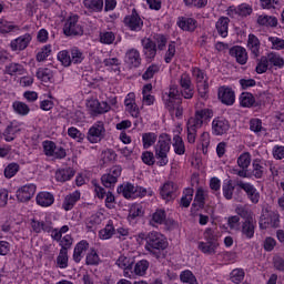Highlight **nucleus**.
<instances>
[{"instance_id":"18","label":"nucleus","mask_w":284,"mask_h":284,"mask_svg":"<svg viewBox=\"0 0 284 284\" xmlns=\"http://www.w3.org/2000/svg\"><path fill=\"white\" fill-rule=\"evenodd\" d=\"M143 52L146 59H154L156 57V42L150 38L142 39Z\"/></svg>"},{"instance_id":"24","label":"nucleus","mask_w":284,"mask_h":284,"mask_svg":"<svg viewBox=\"0 0 284 284\" xmlns=\"http://www.w3.org/2000/svg\"><path fill=\"white\" fill-rule=\"evenodd\" d=\"M281 216L276 212L268 213L267 221L263 223V221L260 222L261 230H267V225H271V227H278L281 223Z\"/></svg>"},{"instance_id":"50","label":"nucleus","mask_w":284,"mask_h":284,"mask_svg":"<svg viewBox=\"0 0 284 284\" xmlns=\"http://www.w3.org/2000/svg\"><path fill=\"white\" fill-rule=\"evenodd\" d=\"M19 170H20L19 163L12 162L8 164L4 169L6 179H12V176L17 175V172H19Z\"/></svg>"},{"instance_id":"60","label":"nucleus","mask_w":284,"mask_h":284,"mask_svg":"<svg viewBox=\"0 0 284 284\" xmlns=\"http://www.w3.org/2000/svg\"><path fill=\"white\" fill-rule=\"evenodd\" d=\"M252 12H253L252 6L247 3H242L237 7L239 17H250Z\"/></svg>"},{"instance_id":"11","label":"nucleus","mask_w":284,"mask_h":284,"mask_svg":"<svg viewBox=\"0 0 284 284\" xmlns=\"http://www.w3.org/2000/svg\"><path fill=\"white\" fill-rule=\"evenodd\" d=\"M30 41H32V36L30 33L20 36L19 38L11 41V50H13V52H17V50H26V48L30 45Z\"/></svg>"},{"instance_id":"41","label":"nucleus","mask_w":284,"mask_h":284,"mask_svg":"<svg viewBox=\"0 0 284 284\" xmlns=\"http://www.w3.org/2000/svg\"><path fill=\"white\" fill-rule=\"evenodd\" d=\"M266 59L274 68H283L284 59L278 53L271 52L266 55Z\"/></svg>"},{"instance_id":"22","label":"nucleus","mask_w":284,"mask_h":284,"mask_svg":"<svg viewBox=\"0 0 284 284\" xmlns=\"http://www.w3.org/2000/svg\"><path fill=\"white\" fill-rule=\"evenodd\" d=\"M88 247H90V244L88 241H80L73 251V261L74 263H81V258H83V252H88Z\"/></svg>"},{"instance_id":"10","label":"nucleus","mask_w":284,"mask_h":284,"mask_svg":"<svg viewBox=\"0 0 284 284\" xmlns=\"http://www.w3.org/2000/svg\"><path fill=\"white\" fill-rule=\"evenodd\" d=\"M94 184V192L98 196V199H105V205L109 210H112L114 209V203L116 201V199L114 197V194H112V192H105V189H103L102 186H100L99 184L97 183H93ZM106 196V197H105Z\"/></svg>"},{"instance_id":"34","label":"nucleus","mask_w":284,"mask_h":284,"mask_svg":"<svg viewBox=\"0 0 284 284\" xmlns=\"http://www.w3.org/2000/svg\"><path fill=\"white\" fill-rule=\"evenodd\" d=\"M114 232H116V230L114 229L112 221H109V223L105 225V227L100 230L99 236L103 241H108V239H112V236H114Z\"/></svg>"},{"instance_id":"33","label":"nucleus","mask_w":284,"mask_h":284,"mask_svg":"<svg viewBox=\"0 0 284 284\" xmlns=\"http://www.w3.org/2000/svg\"><path fill=\"white\" fill-rule=\"evenodd\" d=\"M254 103H256V99L250 92H243L240 95V104L242 108H253Z\"/></svg>"},{"instance_id":"54","label":"nucleus","mask_w":284,"mask_h":284,"mask_svg":"<svg viewBox=\"0 0 284 284\" xmlns=\"http://www.w3.org/2000/svg\"><path fill=\"white\" fill-rule=\"evenodd\" d=\"M54 151H57V144L53 141L43 142V152L45 156H54Z\"/></svg>"},{"instance_id":"51","label":"nucleus","mask_w":284,"mask_h":284,"mask_svg":"<svg viewBox=\"0 0 284 284\" xmlns=\"http://www.w3.org/2000/svg\"><path fill=\"white\" fill-rule=\"evenodd\" d=\"M161 70V68L156 64H151L146 71L142 74V79L144 81H150V79H153L154 75Z\"/></svg>"},{"instance_id":"44","label":"nucleus","mask_w":284,"mask_h":284,"mask_svg":"<svg viewBox=\"0 0 284 284\" xmlns=\"http://www.w3.org/2000/svg\"><path fill=\"white\" fill-rule=\"evenodd\" d=\"M149 267L150 262H148V260H141L134 266V274H136V276H144Z\"/></svg>"},{"instance_id":"62","label":"nucleus","mask_w":284,"mask_h":284,"mask_svg":"<svg viewBox=\"0 0 284 284\" xmlns=\"http://www.w3.org/2000/svg\"><path fill=\"white\" fill-rule=\"evenodd\" d=\"M152 221L159 225H163V223H165V212L163 210H158L153 213Z\"/></svg>"},{"instance_id":"45","label":"nucleus","mask_w":284,"mask_h":284,"mask_svg":"<svg viewBox=\"0 0 284 284\" xmlns=\"http://www.w3.org/2000/svg\"><path fill=\"white\" fill-rule=\"evenodd\" d=\"M267 68H270V62L267 61V57L262 55L261 59H257V65L255 68V72L257 74H265V72H267Z\"/></svg>"},{"instance_id":"32","label":"nucleus","mask_w":284,"mask_h":284,"mask_svg":"<svg viewBox=\"0 0 284 284\" xmlns=\"http://www.w3.org/2000/svg\"><path fill=\"white\" fill-rule=\"evenodd\" d=\"M36 77L40 81H43V83H50V81H52V79L54 78V74L52 73V70L48 68H39Z\"/></svg>"},{"instance_id":"28","label":"nucleus","mask_w":284,"mask_h":284,"mask_svg":"<svg viewBox=\"0 0 284 284\" xmlns=\"http://www.w3.org/2000/svg\"><path fill=\"white\" fill-rule=\"evenodd\" d=\"M179 28L185 30L186 32H194L196 30V21L194 18H181L178 21Z\"/></svg>"},{"instance_id":"20","label":"nucleus","mask_w":284,"mask_h":284,"mask_svg":"<svg viewBox=\"0 0 284 284\" xmlns=\"http://www.w3.org/2000/svg\"><path fill=\"white\" fill-rule=\"evenodd\" d=\"M247 48L251 50L254 59H258L261 57V41L254 34H248Z\"/></svg>"},{"instance_id":"52","label":"nucleus","mask_w":284,"mask_h":284,"mask_svg":"<svg viewBox=\"0 0 284 284\" xmlns=\"http://www.w3.org/2000/svg\"><path fill=\"white\" fill-rule=\"evenodd\" d=\"M245 278V272L243 268H235L231 272V281L235 284H241V282Z\"/></svg>"},{"instance_id":"16","label":"nucleus","mask_w":284,"mask_h":284,"mask_svg":"<svg viewBox=\"0 0 284 284\" xmlns=\"http://www.w3.org/2000/svg\"><path fill=\"white\" fill-rule=\"evenodd\" d=\"M229 53L231 57H234V59H236L240 65H245V63H247V50H245V48L241 45H235L230 49Z\"/></svg>"},{"instance_id":"12","label":"nucleus","mask_w":284,"mask_h":284,"mask_svg":"<svg viewBox=\"0 0 284 284\" xmlns=\"http://www.w3.org/2000/svg\"><path fill=\"white\" fill-rule=\"evenodd\" d=\"M214 116V112L212 109H202L195 111V115L190 118L189 121H194L195 125L203 128V121H207V119H212Z\"/></svg>"},{"instance_id":"57","label":"nucleus","mask_w":284,"mask_h":284,"mask_svg":"<svg viewBox=\"0 0 284 284\" xmlns=\"http://www.w3.org/2000/svg\"><path fill=\"white\" fill-rule=\"evenodd\" d=\"M186 8H205L207 0H183Z\"/></svg>"},{"instance_id":"19","label":"nucleus","mask_w":284,"mask_h":284,"mask_svg":"<svg viewBox=\"0 0 284 284\" xmlns=\"http://www.w3.org/2000/svg\"><path fill=\"white\" fill-rule=\"evenodd\" d=\"M256 23L262 28H276L278 19L274 16L261 14L257 17Z\"/></svg>"},{"instance_id":"31","label":"nucleus","mask_w":284,"mask_h":284,"mask_svg":"<svg viewBox=\"0 0 284 284\" xmlns=\"http://www.w3.org/2000/svg\"><path fill=\"white\" fill-rule=\"evenodd\" d=\"M216 247H219V242H200L199 250L203 252V254H216Z\"/></svg>"},{"instance_id":"35","label":"nucleus","mask_w":284,"mask_h":284,"mask_svg":"<svg viewBox=\"0 0 284 284\" xmlns=\"http://www.w3.org/2000/svg\"><path fill=\"white\" fill-rule=\"evenodd\" d=\"M83 6L93 12H101L103 10V0H83Z\"/></svg>"},{"instance_id":"61","label":"nucleus","mask_w":284,"mask_h":284,"mask_svg":"<svg viewBox=\"0 0 284 284\" xmlns=\"http://www.w3.org/2000/svg\"><path fill=\"white\" fill-rule=\"evenodd\" d=\"M102 161L103 163H112L116 161V153L112 150H106L102 152Z\"/></svg>"},{"instance_id":"5","label":"nucleus","mask_w":284,"mask_h":284,"mask_svg":"<svg viewBox=\"0 0 284 284\" xmlns=\"http://www.w3.org/2000/svg\"><path fill=\"white\" fill-rule=\"evenodd\" d=\"M179 191V185L174 182H166L160 190V195L166 203L174 201L176 199V192Z\"/></svg>"},{"instance_id":"6","label":"nucleus","mask_w":284,"mask_h":284,"mask_svg":"<svg viewBox=\"0 0 284 284\" xmlns=\"http://www.w3.org/2000/svg\"><path fill=\"white\" fill-rule=\"evenodd\" d=\"M37 194L36 184H26L18 189L16 196L20 203H28Z\"/></svg>"},{"instance_id":"23","label":"nucleus","mask_w":284,"mask_h":284,"mask_svg":"<svg viewBox=\"0 0 284 284\" xmlns=\"http://www.w3.org/2000/svg\"><path fill=\"white\" fill-rule=\"evenodd\" d=\"M36 201L38 205H41V207H50V205L54 203V195L50 192H40L37 195Z\"/></svg>"},{"instance_id":"64","label":"nucleus","mask_w":284,"mask_h":284,"mask_svg":"<svg viewBox=\"0 0 284 284\" xmlns=\"http://www.w3.org/2000/svg\"><path fill=\"white\" fill-rule=\"evenodd\" d=\"M141 159L143 163H145V165H153L155 163L154 153H152L151 151L143 152Z\"/></svg>"},{"instance_id":"2","label":"nucleus","mask_w":284,"mask_h":284,"mask_svg":"<svg viewBox=\"0 0 284 284\" xmlns=\"http://www.w3.org/2000/svg\"><path fill=\"white\" fill-rule=\"evenodd\" d=\"M171 143L172 139H170V135L164 133L159 136V141L155 145V159H158V165L161 168L169 163L168 154L170 152Z\"/></svg>"},{"instance_id":"8","label":"nucleus","mask_w":284,"mask_h":284,"mask_svg":"<svg viewBox=\"0 0 284 284\" xmlns=\"http://www.w3.org/2000/svg\"><path fill=\"white\" fill-rule=\"evenodd\" d=\"M104 136L105 126H103V123L100 122L89 129L87 139L90 141V143H99V141H101Z\"/></svg>"},{"instance_id":"47","label":"nucleus","mask_w":284,"mask_h":284,"mask_svg":"<svg viewBox=\"0 0 284 284\" xmlns=\"http://www.w3.org/2000/svg\"><path fill=\"white\" fill-rule=\"evenodd\" d=\"M222 192L226 201H232V197L234 196V185H232V180H229L223 184Z\"/></svg>"},{"instance_id":"21","label":"nucleus","mask_w":284,"mask_h":284,"mask_svg":"<svg viewBox=\"0 0 284 284\" xmlns=\"http://www.w3.org/2000/svg\"><path fill=\"white\" fill-rule=\"evenodd\" d=\"M81 199V192L74 191L73 193L67 195L64 197L62 207L65 210V212H70L74 205H77V202Z\"/></svg>"},{"instance_id":"13","label":"nucleus","mask_w":284,"mask_h":284,"mask_svg":"<svg viewBox=\"0 0 284 284\" xmlns=\"http://www.w3.org/2000/svg\"><path fill=\"white\" fill-rule=\"evenodd\" d=\"M124 63L130 68H139L141 65V53L136 49H130L124 55Z\"/></svg>"},{"instance_id":"63","label":"nucleus","mask_w":284,"mask_h":284,"mask_svg":"<svg viewBox=\"0 0 284 284\" xmlns=\"http://www.w3.org/2000/svg\"><path fill=\"white\" fill-rule=\"evenodd\" d=\"M268 41L272 43L274 50H284V40L276 37H270Z\"/></svg>"},{"instance_id":"58","label":"nucleus","mask_w":284,"mask_h":284,"mask_svg":"<svg viewBox=\"0 0 284 284\" xmlns=\"http://www.w3.org/2000/svg\"><path fill=\"white\" fill-rule=\"evenodd\" d=\"M14 134H17V130H14V125H12V123L8 125L2 133V135L4 136V141H7L8 143L14 141Z\"/></svg>"},{"instance_id":"59","label":"nucleus","mask_w":284,"mask_h":284,"mask_svg":"<svg viewBox=\"0 0 284 284\" xmlns=\"http://www.w3.org/2000/svg\"><path fill=\"white\" fill-rule=\"evenodd\" d=\"M57 263L62 270L68 267V252L65 250H60V254L57 257Z\"/></svg>"},{"instance_id":"46","label":"nucleus","mask_w":284,"mask_h":284,"mask_svg":"<svg viewBox=\"0 0 284 284\" xmlns=\"http://www.w3.org/2000/svg\"><path fill=\"white\" fill-rule=\"evenodd\" d=\"M58 60L62 63L64 68H70L72 65V59L70 51L62 50L58 53Z\"/></svg>"},{"instance_id":"29","label":"nucleus","mask_w":284,"mask_h":284,"mask_svg":"<svg viewBox=\"0 0 284 284\" xmlns=\"http://www.w3.org/2000/svg\"><path fill=\"white\" fill-rule=\"evenodd\" d=\"M215 28H216L220 37H223V39H225V37H227V30L230 28V18L221 17L217 20Z\"/></svg>"},{"instance_id":"39","label":"nucleus","mask_w":284,"mask_h":284,"mask_svg":"<svg viewBox=\"0 0 284 284\" xmlns=\"http://www.w3.org/2000/svg\"><path fill=\"white\" fill-rule=\"evenodd\" d=\"M252 172L251 175L255 179H263V174H265V168L261 165V160H254L252 163Z\"/></svg>"},{"instance_id":"56","label":"nucleus","mask_w":284,"mask_h":284,"mask_svg":"<svg viewBox=\"0 0 284 284\" xmlns=\"http://www.w3.org/2000/svg\"><path fill=\"white\" fill-rule=\"evenodd\" d=\"M99 254L94 248L91 250L90 253L87 254L85 264L87 265H99Z\"/></svg>"},{"instance_id":"49","label":"nucleus","mask_w":284,"mask_h":284,"mask_svg":"<svg viewBox=\"0 0 284 284\" xmlns=\"http://www.w3.org/2000/svg\"><path fill=\"white\" fill-rule=\"evenodd\" d=\"M142 143H143L144 150H148V148H152V145L156 143V135L154 133L142 134Z\"/></svg>"},{"instance_id":"9","label":"nucleus","mask_w":284,"mask_h":284,"mask_svg":"<svg viewBox=\"0 0 284 284\" xmlns=\"http://www.w3.org/2000/svg\"><path fill=\"white\" fill-rule=\"evenodd\" d=\"M217 97L224 105H234V102L236 101L234 90L229 87H221L217 91Z\"/></svg>"},{"instance_id":"14","label":"nucleus","mask_w":284,"mask_h":284,"mask_svg":"<svg viewBox=\"0 0 284 284\" xmlns=\"http://www.w3.org/2000/svg\"><path fill=\"white\" fill-rule=\"evenodd\" d=\"M256 230V221L252 217H247L241 225L242 236L244 239H254V232Z\"/></svg>"},{"instance_id":"15","label":"nucleus","mask_w":284,"mask_h":284,"mask_svg":"<svg viewBox=\"0 0 284 284\" xmlns=\"http://www.w3.org/2000/svg\"><path fill=\"white\" fill-rule=\"evenodd\" d=\"M212 128L216 136H221L230 130V122L224 118H216L212 122Z\"/></svg>"},{"instance_id":"7","label":"nucleus","mask_w":284,"mask_h":284,"mask_svg":"<svg viewBox=\"0 0 284 284\" xmlns=\"http://www.w3.org/2000/svg\"><path fill=\"white\" fill-rule=\"evenodd\" d=\"M236 186L246 193V196L251 201V203L256 204L261 200V193H258L256 187H254V185H252L251 183L240 181L236 183Z\"/></svg>"},{"instance_id":"40","label":"nucleus","mask_w":284,"mask_h":284,"mask_svg":"<svg viewBox=\"0 0 284 284\" xmlns=\"http://www.w3.org/2000/svg\"><path fill=\"white\" fill-rule=\"evenodd\" d=\"M192 206L199 207L200 210L205 207V193L203 189H197Z\"/></svg>"},{"instance_id":"3","label":"nucleus","mask_w":284,"mask_h":284,"mask_svg":"<svg viewBox=\"0 0 284 284\" xmlns=\"http://www.w3.org/2000/svg\"><path fill=\"white\" fill-rule=\"evenodd\" d=\"M63 32L65 37H82L83 27L79 23V16L74 14L67 19Z\"/></svg>"},{"instance_id":"1","label":"nucleus","mask_w":284,"mask_h":284,"mask_svg":"<svg viewBox=\"0 0 284 284\" xmlns=\"http://www.w3.org/2000/svg\"><path fill=\"white\" fill-rule=\"evenodd\" d=\"M146 252H150L155 258H161V252L168 250V241L159 232H151L146 236Z\"/></svg>"},{"instance_id":"48","label":"nucleus","mask_w":284,"mask_h":284,"mask_svg":"<svg viewBox=\"0 0 284 284\" xmlns=\"http://www.w3.org/2000/svg\"><path fill=\"white\" fill-rule=\"evenodd\" d=\"M197 92H199V97H201V99H203L204 101H207L209 97H210V84L207 83V81L204 82H200L197 83Z\"/></svg>"},{"instance_id":"30","label":"nucleus","mask_w":284,"mask_h":284,"mask_svg":"<svg viewBox=\"0 0 284 284\" xmlns=\"http://www.w3.org/2000/svg\"><path fill=\"white\" fill-rule=\"evenodd\" d=\"M187 130V142L193 144L196 143V132L201 130V126L196 125L194 121H187L186 123Z\"/></svg>"},{"instance_id":"43","label":"nucleus","mask_w":284,"mask_h":284,"mask_svg":"<svg viewBox=\"0 0 284 284\" xmlns=\"http://www.w3.org/2000/svg\"><path fill=\"white\" fill-rule=\"evenodd\" d=\"M180 281L186 284H199L196 276H194V273H192L190 270L181 272Z\"/></svg>"},{"instance_id":"38","label":"nucleus","mask_w":284,"mask_h":284,"mask_svg":"<svg viewBox=\"0 0 284 284\" xmlns=\"http://www.w3.org/2000/svg\"><path fill=\"white\" fill-rule=\"evenodd\" d=\"M69 53L71 55V63H74V64L83 63V59H85V57L83 55V51H81L79 48L77 47L71 48Z\"/></svg>"},{"instance_id":"37","label":"nucleus","mask_w":284,"mask_h":284,"mask_svg":"<svg viewBox=\"0 0 284 284\" xmlns=\"http://www.w3.org/2000/svg\"><path fill=\"white\" fill-rule=\"evenodd\" d=\"M173 148L175 154H179L180 156L185 154V143L183 142V138L181 135H174Z\"/></svg>"},{"instance_id":"25","label":"nucleus","mask_w":284,"mask_h":284,"mask_svg":"<svg viewBox=\"0 0 284 284\" xmlns=\"http://www.w3.org/2000/svg\"><path fill=\"white\" fill-rule=\"evenodd\" d=\"M4 73L9 74L10 77H17V74H26V68H23V64L11 62L10 64L6 65Z\"/></svg>"},{"instance_id":"4","label":"nucleus","mask_w":284,"mask_h":284,"mask_svg":"<svg viewBox=\"0 0 284 284\" xmlns=\"http://www.w3.org/2000/svg\"><path fill=\"white\" fill-rule=\"evenodd\" d=\"M124 26H126V28L131 29L133 32H141L143 28V20H141L136 9H133L131 14L124 18Z\"/></svg>"},{"instance_id":"53","label":"nucleus","mask_w":284,"mask_h":284,"mask_svg":"<svg viewBox=\"0 0 284 284\" xmlns=\"http://www.w3.org/2000/svg\"><path fill=\"white\" fill-rule=\"evenodd\" d=\"M116 176H113L112 173L104 174L101 178V182L104 187H114V185H116Z\"/></svg>"},{"instance_id":"26","label":"nucleus","mask_w":284,"mask_h":284,"mask_svg":"<svg viewBox=\"0 0 284 284\" xmlns=\"http://www.w3.org/2000/svg\"><path fill=\"white\" fill-rule=\"evenodd\" d=\"M134 192H136V186L132 183L121 184L118 186V194H122L124 199H134Z\"/></svg>"},{"instance_id":"42","label":"nucleus","mask_w":284,"mask_h":284,"mask_svg":"<svg viewBox=\"0 0 284 284\" xmlns=\"http://www.w3.org/2000/svg\"><path fill=\"white\" fill-rule=\"evenodd\" d=\"M251 163H252V155H250L248 152L242 153L237 158V165L239 168H241V170H247Z\"/></svg>"},{"instance_id":"36","label":"nucleus","mask_w":284,"mask_h":284,"mask_svg":"<svg viewBox=\"0 0 284 284\" xmlns=\"http://www.w3.org/2000/svg\"><path fill=\"white\" fill-rule=\"evenodd\" d=\"M13 111L16 114H20V116H27V114H30V106L21 101H16L12 104Z\"/></svg>"},{"instance_id":"17","label":"nucleus","mask_w":284,"mask_h":284,"mask_svg":"<svg viewBox=\"0 0 284 284\" xmlns=\"http://www.w3.org/2000/svg\"><path fill=\"white\" fill-rule=\"evenodd\" d=\"M88 108H90L93 114H104V112H110V104L105 101L99 102V100H90L88 102Z\"/></svg>"},{"instance_id":"27","label":"nucleus","mask_w":284,"mask_h":284,"mask_svg":"<svg viewBox=\"0 0 284 284\" xmlns=\"http://www.w3.org/2000/svg\"><path fill=\"white\" fill-rule=\"evenodd\" d=\"M74 174L75 172L72 168L59 169L55 172V180L59 181L60 183H65V181H70V179H72Z\"/></svg>"},{"instance_id":"55","label":"nucleus","mask_w":284,"mask_h":284,"mask_svg":"<svg viewBox=\"0 0 284 284\" xmlns=\"http://www.w3.org/2000/svg\"><path fill=\"white\" fill-rule=\"evenodd\" d=\"M13 30H19V27L12 24L11 22L8 21H1L0 22V32L1 34H8L12 32Z\"/></svg>"}]
</instances>
